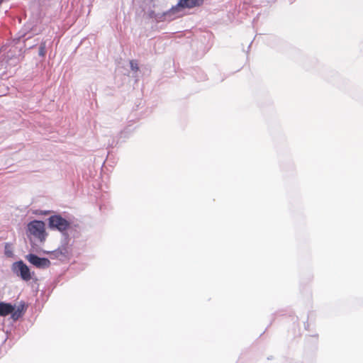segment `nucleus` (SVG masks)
Returning a JSON list of instances; mask_svg holds the SVG:
<instances>
[{
  "mask_svg": "<svg viewBox=\"0 0 363 363\" xmlns=\"http://www.w3.org/2000/svg\"><path fill=\"white\" fill-rule=\"evenodd\" d=\"M28 231L30 235L43 242L45 240L47 233L45 232V223L40 220H33L28 224Z\"/></svg>",
  "mask_w": 363,
  "mask_h": 363,
  "instance_id": "nucleus-1",
  "label": "nucleus"
},
{
  "mask_svg": "<svg viewBox=\"0 0 363 363\" xmlns=\"http://www.w3.org/2000/svg\"><path fill=\"white\" fill-rule=\"evenodd\" d=\"M48 221L51 228H55L61 232L67 230L69 227V223L59 215L50 216Z\"/></svg>",
  "mask_w": 363,
  "mask_h": 363,
  "instance_id": "nucleus-2",
  "label": "nucleus"
},
{
  "mask_svg": "<svg viewBox=\"0 0 363 363\" xmlns=\"http://www.w3.org/2000/svg\"><path fill=\"white\" fill-rule=\"evenodd\" d=\"M204 0H179L177 4L171 9L173 13L179 11L182 9H194L203 4Z\"/></svg>",
  "mask_w": 363,
  "mask_h": 363,
  "instance_id": "nucleus-3",
  "label": "nucleus"
},
{
  "mask_svg": "<svg viewBox=\"0 0 363 363\" xmlns=\"http://www.w3.org/2000/svg\"><path fill=\"white\" fill-rule=\"evenodd\" d=\"M48 253L50 255L51 259L65 260L69 258L71 255V249L67 245H64L58 247L57 250Z\"/></svg>",
  "mask_w": 363,
  "mask_h": 363,
  "instance_id": "nucleus-4",
  "label": "nucleus"
},
{
  "mask_svg": "<svg viewBox=\"0 0 363 363\" xmlns=\"http://www.w3.org/2000/svg\"><path fill=\"white\" fill-rule=\"evenodd\" d=\"M13 270L25 281H29L31 279L29 268L22 261L14 263Z\"/></svg>",
  "mask_w": 363,
  "mask_h": 363,
  "instance_id": "nucleus-5",
  "label": "nucleus"
},
{
  "mask_svg": "<svg viewBox=\"0 0 363 363\" xmlns=\"http://www.w3.org/2000/svg\"><path fill=\"white\" fill-rule=\"evenodd\" d=\"M27 260L38 268H48L50 266V261L47 258H41L34 254L26 256Z\"/></svg>",
  "mask_w": 363,
  "mask_h": 363,
  "instance_id": "nucleus-6",
  "label": "nucleus"
},
{
  "mask_svg": "<svg viewBox=\"0 0 363 363\" xmlns=\"http://www.w3.org/2000/svg\"><path fill=\"white\" fill-rule=\"evenodd\" d=\"M14 311V306L11 303L0 302V316L5 317L11 314Z\"/></svg>",
  "mask_w": 363,
  "mask_h": 363,
  "instance_id": "nucleus-7",
  "label": "nucleus"
},
{
  "mask_svg": "<svg viewBox=\"0 0 363 363\" xmlns=\"http://www.w3.org/2000/svg\"><path fill=\"white\" fill-rule=\"evenodd\" d=\"M23 305L18 306L17 309L13 311L11 313V317L13 320H18L21 315L23 311Z\"/></svg>",
  "mask_w": 363,
  "mask_h": 363,
  "instance_id": "nucleus-8",
  "label": "nucleus"
},
{
  "mask_svg": "<svg viewBox=\"0 0 363 363\" xmlns=\"http://www.w3.org/2000/svg\"><path fill=\"white\" fill-rule=\"evenodd\" d=\"M11 245L9 243L5 244V255L7 257H11L13 255V252L11 250Z\"/></svg>",
  "mask_w": 363,
  "mask_h": 363,
  "instance_id": "nucleus-9",
  "label": "nucleus"
},
{
  "mask_svg": "<svg viewBox=\"0 0 363 363\" xmlns=\"http://www.w3.org/2000/svg\"><path fill=\"white\" fill-rule=\"evenodd\" d=\"M130 67L133 71L137 72L139 69L138 63L135 60H130Z\"/></svg>",
  "mask_w": 363,
  "mask_h": 363,
  "instance_id": "nucleus-10",
  "label": "nucleus"
},
{
  "mask_svg": "<svg viewBox=\"0 0 363 363\" xmlns=\"http://www.w3.org/2000/svg\"><path fill=\"white\" fill-rule=\"evenodd\" d=\"M4 0H0V4L3 2Z\"/></svg>",
  "mask_w": 363,
  "mask_h": 363,
  "instance_id": "nucleus-11",
  "label": "nucleus"
}]
</instances>
